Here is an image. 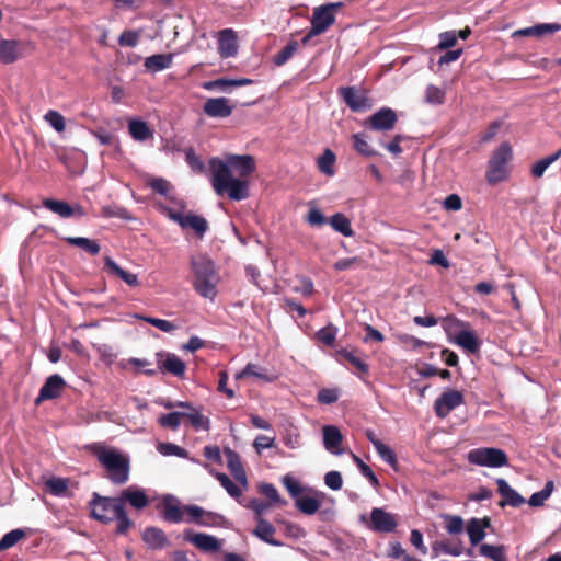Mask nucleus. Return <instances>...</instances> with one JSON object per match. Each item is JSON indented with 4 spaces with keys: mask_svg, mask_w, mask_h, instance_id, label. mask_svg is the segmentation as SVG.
Returning a JSON list of instances; mask_svg holds the SVG:
<instances>
[{
    "mask_svg": "<svg viewBox=\"0 0 561 561\" xmlns=\"http://www.w3.org/2000/svg\"><path fill=\"white\" fill-rule=\"evenodd\" d=\"M194 276L193 288L203 298L214 300L220 276L215 262L205 254L193 255L190 260Z\"/></svg>",
    "mask_w": 561,
    "mask_h": 561,
    "instance_id": "obj_1",
    "label": "nucleus"
},
{
    "mask_svg": "<svg viewBox=\"0 0 561 561\" xmlns=\"http://www.w3.org/2000/svg\"><path fill=\"white\" fill-rule=\"evenodd\" d=\"M98 461L106 469L108 480L116 485L126 483L129 479V457L115 448H108L101 444L92 446Z\"/></svg>",
    "mask_w": 561,
    "mask_h": 561,
    "instance_id": "obj_2",
    "label": "nucleus"
},
{
    "mask_svg": "<svg viewBox=\"0 0 561 561\" xmlns=\"http://www.w3.org/2000/svg\"><path fill=\"white\" fill-rule=\"evenodd\" d=\"M211 185L217 195L226 194L231 201H243L250 195L249 182L228 174L226 164L211 172Z\"/></svg>",
    "mask_w": 561,
    "mask_h": 561,
    "instance_id": "obj_3",
    "label": "nucleus"
},
{
    "mask_svg": "<svg viewBox=\"0 0 561 561\" xmlns=\"http://www.w3.org/2000/svg\"><path fill=\"white\" fill-rule=\"evenodd\" d=\"M220 164H226L229 175L234 172L241 178H247L255 171L254 159L249 154H228L225 160L214 157L209 160L210 171L217 172Z\"/></svg>",
    "mask_w": 561,
    "mask_h": 561,
    "instance_id": "obj_4",
    "label": "nucleus"
},
{
    "mask_svg": "<svg viewBox=\"0 0 561 561\" xmlns=\"http://www.w3.org/2000/svg\"><path fill=\"white\" fill-rule=\"evenodd\" d=\"M512 158V148L507 142L501 144L488 163L486 181L490 184L502 182L507 176V163Z\"/></svg>",
    "mask_w": 561,
    "mask_h": 561,
    "instance_id": "obj_5",
    "label": "nucleus"
},
{
    "mask_svg": "<svg viewBox=\"0 0 561 561\" xmlns=\"http://www.w3.org/2000/svg\"><path fill=\"white\" fill-rule=\"evenodd\" d=\"M123 506L119 496H102L94 492L92 500L89 502L90 516L103 524L113 522V516L117 514V508Z\"/></svg>",
    "mask_w": 561,
    "mask_h": 561,
    "instance_id": "obj_6",
    "label": "nucleus"
},
{
    "mask_svg": "<svg viewBox=\"0 0 561 561\" xmlns=\"http://www.w3.org/2000/svg\"><path fill=\"white\" fill-rule=\"evenodd\" d=\"M467 459L472 465L488 468H501L508 463L505 451L495 447L471 449L468 453Z\"/></svg>",
    "mask_w": 561,
    "mask_h": 561,
    "instance_id": "obj_7",
    "label": "nucleus"
},
{
    "mask_svg": "<svg viewBox=\"0 0 561 561\" xmlns=\"http://www.w3.org/2000/svg\"><path fill=\"white\" fill-rule=\"evenodd\" d=\"M337 94L352 112L362 113L371 107L369 98L354 85L340 87Z\"/></svg>",
    "mask_w": 561,
    "mask_h": 561,
    "instance_id": "obj_8",
    "label": "nucleus"
},
{
    "mask_svg": "<svg viewBox=\"0 0 561 561\" xmlns=\"http://www.w3.org/2000/svg\"><path fill=\"white\" fill-rule=\"evenodd\" d=\"M465 402L463 394L458 390L444 391L434 402V410L439 419H445L454 409Z\"/></svg>",
    "mask_w": 561,
    "mask_h": 561,
    "instance_id": "obj_9",
    "label": "nucleus"
},
{
    "mask_svg": "<svg viewBox=\"0 0 561 561\" xmlns=\"http://www.w3.org/2000/svg\"><path fill=\"white\" fill-rule=\"evenodd\" d=\"M398 122V115L390 107H381L375 112L367 122V127L376 131H389Z\"/></svg>",
    "mask_w": 561,
    "mask_h": 561,
    "instance_id": "obj_10",
    "label": "nucleus"
},
{
    "mask_svg": "<svg viewBox=\"0 0 561 561\" xmlns=\"http://www.w3.org/2000/svg\"><path fill=\"white\" fill-rule=\"evenodd\" d=\"M157 359L161 371L172 374L181 379L184 378L186 365L178 355L169 352H158Z\"/></svg>",
    "mask_w": 561,
    "mask_h": 561,
    "instance_id": "obj_11",
    "label": "nucleus"
},
{
    "mask_svg": "<svg viewBox=\"0 0 561 561\" xmlns=\"http://www.w3.org/2000/svg\"><path fill=\"white\" fill-rule=\"evenodd\" d=\"M161 516L163 520L173 524L184 522V510L180 500L172 494H165L162 497Z\"/></svg>",
    "mask_w": 561,
    "mask_h": 561,
    "instance_id": "obj_12",
    "label": "nucleus"
},
{
    "mask_svg": "<svg viewBox=\"0 0 561 561\" xmlns=\"http://www.w3.org/2000/svg\"><path fill=\"white\" fill-rule=\"evenodd\" d=\"M170 218L175 221L182 229H193L199 238H203L208 230L207 220L204 217L195 214L182 215L181 213H172Z\"/></svg>",
    "mask_w": 561,
    "mask_h": 561,
    "instance_id": "obj_13",
    "label": "nucleus"
},
{
    "mask_svg": "<svg viewBox=\"0 0 561 561\" xmlns=\"http://www.w3.org/2000/svg\"><path fill=\"white\" fill-rule=\"evenodd\" d=\"M232 112L230 100L224 96L210 98L203 105V113L210 118H227Z\"/></svg>",
    "mask_w": 561,
    "mask_h": 561,
    "instance_id": "obj_14",
    "label": "nucleus"
},
{
    "mask_svg": "<svg viewBox=\"0 0 561 561\" xmlns=\"http://www.w3.org/2000/svg\"><path fill=\"white\" fill-rule=\"evenodd\" d=\"M397 527L394 516L382 508L374 507L370 512V528L377 533H392Z\"/></svg>",
    "mask_w": 561,
    "mask_h": 561,
    "instance_id": "obj_15",
    "label": "nucleus"
},
{
    "mask_svg": "<svg viewBox=\"0 0 561 561\" xmlns=\"http://www.w3.org/2000/svg\"><path fill=\"white\" fill-rule=\"evenodd\" d=\"M65 385L66 382L60 375L54 374L49 376L42 386L39 394L35 400V403L38 404L42 401L58 398Z\"/></svg>",
    "mask_w": 561,
    "mask_h": 561,
    "instance_id": "obj_16",
    "label": "nucleus"
},
{
    "mask_svg": "<svg viewBox=\"0 0 561 561\" xmlns=\"http://www.w3.org/2000/svg\"><path fill=\"white\" fill-rule=\"evenodd\" d=\"M184 539L204 552H217L220 550V541L213 535L197 533H184Z\"/></svg>",
    "mask_w": 561,
    "mask_h": 561,
    "instance_id": "obj_17",
    "label": "nucleus"
},
{
    "mask_svg": "<svg viewBox=\"0 0 561 561\" xmlns=\"http://www.w3.org/2000/svg\"><path fill=\"white\" fill-rule=\"evenodd\" d=\"M118 496L123 506H125V503H128L136 510H142L149 504V497L146 492L136 485L124 489Z\"/></svg>",
    "mask_w": 561,
    "mask_h": 561,
    "instance_id": "obj_18",
    "label": "nucleus"
},
{
    "mask_svg": "<svg viewBox=\"0 0 561 561\" xmlns=\"http://www.w3.org/2000/svg\"><path fill=\"white\" fill-rule=\"evenodd\" d=\"M43 206L61 218H70L72 216H84V210L80 205L72 207L64 201L46 198L43 201Z\"/></svg>",
    "mask_w": 561,
    "mask_h": 561,
    "instance_id": "obj_19",
    "label": "nucleus"
},
{
    "mask_svg": "<svg viewBox=\"0 0 561 561\" xmlns=\"http://www.w3.org/2000/svg\"><path fill=\"white\" fill-rule=\"evenodd\" d=\"M496 484L497 491L503 497V500L499 503L501 507H504L506 505H510L512 507H519L520 505L526 503V500L516 490H514L505 479H496Z\"/></svg>",
    "mask_w": 561,
    "mask_h": 561,
    "instance_id": "obj_20",
    "label": "nucleus"
},
{
    "mask_svg": "<svg viewBox=\"0 0 561 561\" xmlns=\"http://www.w3.org/2000/svg\"><path fill=\"white\" fill-rule=\"evenodd\" d=\"M334 22V13L325 9L324 5L316 8L311 19L312 34L324 33Z\"/></svg>",
    "mask_w": 561,
    "mask_h": 561,
    "instance_id": "obj_21",
    "label": "nucleus"
},
{
    "mask_svg": "<svg viewBox=\"0 0 561 561\" xmlns=\"http://www.w3.org/2000/svg\"><path fill=\"white\" fill-rule=\"evenodd\" d=\"M218 50L221 57H233L238 53L237 35L232 28H225L219 32Z\"/></svg>",
    "mask_w": 561,
    "mask_h": 561,
    "instance_id": "obj_22",
    "label": "nucleus"
},
{
    "mask_svg": "<svg viewBox=\"0 0 561 561\" xmlns=\"http://www.w3.org/2000/svg\"><path fill=\"white\" fill-rule=\"evenodd\" d=\"M322 434L324 448L333 455H341L343 450L340 449V446L343 442V436L339 427L335 425H325L322 428Z\"/></svg>",
    "mask_w": 561,
    "mask_h": 561,
    "instance_id": "obj_23",
    "label": "nucleus"
},
{
    "mask_svg": "<svg viewBox=\"0 0 561 561\" xmlns=\"http://www.w3.org/2000/svg\"><path fill=\"white\" fill-rule=\"evenodd\" d=\"M490 526L491 520L489 517H484L482 519L472 517L468 520L467 534L471 546H477L485 538V528H489Z\"/></svg>",
    "mask_w": 561,
    "mask_h": 561,
    "instance_id": "obj_24",
    "label": "nucleus"
},
{
    "mask_svg": "<svg viewBox=\"0 0 561 561\" xmlns=\"http://www.w3.org/2000/svg\"><path fill=\"white\" fill-rule=\"evenodd\" d=\"M142 540L151 550H161L169 545L165 533L156 526L146 527L142 533Z\"/></svg>",
    "mask_w": 561,
    "mask_h": 561,
    "instance_id": "obj_25",
    "label": "nucleus"
},
{
    "mask_svg": "<svg viewBox=\"0 0 561 561\" xmlns=\"http://www.w3.org/2000/svg\"><path fill=\"white\" fill-rule=\"evenodd\" d=\"M104 268L113 276L121 278L131 287L139 286L138 276L122 268L112 257H104Z\"/></svg>",
    "mask_w": 561,
    "mask_h": 561,
    "instance_id": "obj_26",
    "label": "nucleus"
},
{
    "mask_svg": "<svg viewBox=\"0 0 561 561\" xmlns=\"http://www.w3.org/2000/svg\"><path fill=\"white\" fill-rule=\"evenodd\" d=\"M69 482L67 478L51 476L44 482V489L47 493L56 497H70Z\"/></svg>",
    "mask_w": 561,
    "mask_h": 561,
    "instance_id": "obj_27",
    "label": "nucleus"
},
{
    "mask_svg": "<svg viewBox=\"0 0 561 561\" xmlns=\"http://www.w3.org/2000/svg\"><path fill=\"white\" fill-rule=\"evenodd\" d=\"M21 55V44L18 41L0 38V62L13 64Z\"/></svg>",
    "mask_w": 561,
    "mask_h": 561,
    "instance_id": "obj_28",
    "label": "nucleus"
},
{
    "mask_svg": "<svg viewBox=\"0 0 561 561\" xmlns=\"http://www.w3.org/2000/svg\"><path fill=\"white\" fill-rule=\"evenodd\" d=\"M173 54H156L145 58L144 67L152 73L169 69L173 62Z\"/></svg>",
    "mask_w": 561,
    "mask_h": 561,
    "instance_id": "obj_29",
    "label": "nucleus"
},
{
    "mask_svg": "<svg viewBox=\"0 0 561 561\" xmlns=\"http://www.w3.org/2000/svg\"><path fill=\"white\" fill-rule=\"evenodd\" d=\"M323 496L322 492H316L314 496H300L295 501V506L306 515H313L319 511Z\"/></svg>",
    "mask_w": 561,
    "mask_h": 561,
    "instance_id": "obj_30",
    "label": "nucleus"
},
{
    "mask_svg": "<svg viewBox=\"0 0 561 561\" xmlns=\"http://www.w3.org/2000/svg\"><path fill=\"white\" fill-rule=\"evenodd\" d=\"M274 533L275 527L268 520L263 517L257 518V524L253 534L266 543L274 547H280L282 542L273 538Z\"/></svg>",
    "mask_w": 561,
    "mask_h": 561,
    "instance_id": "obj_31",
    "label": "nucleus"
},
{
    "mask_svg": "<svg viewBox=\"0 0 561 561\" xmlns=\"http://www.w3.org/2000/svg\"><path fill=\"white\" fill-rule=\"evenodd\" d=\"M454 342L469 353L476 354L480 351L481 342L472 331L462 330L455 336Z\"/></svg>",
    "mask_w": 561,
    "mask_h": 561,
    "instance_id": "obj_32",
    "label": "nucleus"
},
{
    "mask_svg": "<svg viewBox=\"0 0 561 561\" xmlns=\"http://www.w3.org/2000/svg\"><path fill=\"white\" fill-rule=\"evenodd\" d=\"M128 131L131 138L136 141H145L153 134L149 125L145 121L138 118L129 121Z\"/></svg>",
    "mask_w": 561,
    "mask_h": 561,
    "instance_id": "obj_33",
    "label": "nucleus"
},
{
    "mask_svg": "<svg viewBox=\"0 0 561 561\" xmlns=\"http://www.w3.org/2000/svg\"><path fill=\"white\" fill-rule=\"evenodd\" d=\"M328 222L332 227L333 230L341 233L344 237H353L354 231L351 226V220L342 213L333 214Z\"/></svg>",
    "mask_w": 561,
    "mask_h": 561,
    "instance_id": "obj_34",
    "label": "nucleus"
},
{
    "mask_svg": "<svg viewBox=\"0 0 561 561\" xmlns=\"http://www.w3.org/2000/svg\"><path fill=\"white\" fill-rule=\"evenodd\" d=\"M68 244L82 249L91 255L100 253L101 247L98 241L85 237H66L64 239Z\"/></svg>",
    "mask_w": 561,
    "mask_h": 561,
    "instance_id": "obj_35",
    "label": "nucleus"
},
{
    "mask_svg": "<svg viewBox=\"0 0 561 561\" xmlns=\"http://www.w3.org/2000/svg\"><path fill=\"white\" fill-rule=\"evenodd\" d=\"M336 157L331 149H325L323 153L317 159V167L321 173L328 176L335 174L334 163Z\"/></svg>",
    "mask_w": 561,
    "mask_h": 561,
    "instance_id": "obj_36",
    "label": "nucleus"
},
{
    "mask_svg": "<svg viewBox=\"0 0 561 561\" xmlns=\"http://www.w3.org/2000/svg\"><path fill=\"white\" fill-rule=\"evenodd\" d=\"M244 376L255 377L267 382H271L275 379V376L267 374L266 369L261 368L260 366L252 363H249L244 369L237 375V378Z\"/></svg>",
    "mask_w": 561,
    "mask_h": 561,
    "instance_id": "obj_37",
    "label": "nucleus"
},
{
    "mask_svg": "<svg viewBox=\"0 0 561 561\" xmlns=\"http://www.w3.org/2000/svg\"><path fill=\"white\" fill-rule=\"evenodd\" d=\"M561 157V148L550 154V156H547L540 160H538L531 168V174L535 176V178H541L543 175V173L546 172V170L554 162L557 161L559 158Z\"/></svg>",
    "mask_w": 561,
    "mask_h": 561,
    "instance_id": "obj_38",
    "label": "nucleus"
},
{
    "mask_svg": "<svg viewBox=\"0 0 561 561\" xmlns=\"http://www.w3.org/2000/svg\"><path fill=\"white\" fill-rule=\"evenodd\" d=\"M552 491H553V482L548 481L545 484L543 489L538 492L533 493L527 502L533 507H541V506H543L545 502L550 497Z\"/></svg>",
    "mask_w": 561,
    "mask_h": 561,
    "instance_id": "obj_39",
    "label": "nucleus"
},
{
    "mask_svg": "<svg viewBox=\"0 0 561 561\" xmlns=\"http://www.w3.org/2000/svg\"><path fill=\"white\" fill-rule=\"evenodd\" d=\"M260 493L263 494L265 497H267L271 501V504L277 505V506H285L287 505V501L282 499L279 495L277 489L272 483H262L259 486Z\"/></svg>",
    "mask_w": 561,
    "mask_h": 561,
    "instance_id": "obj_40",
    "label": "nucleus"
},
{
    "mask_svg": "<svg viewBox=\"0 0 561 561\" xmlns=\"http://www.w3.org/2000/svg\"><path fill=\"white\" fill-rule=\"evenodd\" d=\"M113 520H116V534L125 535L129 528L133 526L131 519L128 517V514L125 510V506H119L117 508V514L113 516Z\"/></svg>",
    "mask_w": 561,
    "mask_h": 561,
    "instance_id": "obj_41",
    "label": "nucleus"
},
{
    "mask_svg": "<svg viewBox=\"0 0 561 561\" xmlns=\"http://www.w3.org/2000/svg\"><path fill=\"white\" fill-rule=\"evenodd\" d=\"M298 46L299 44L297 41L289 42L280 51H278L273 57L274 65L278 67L285 65L297 51Z\"/></svg>",
    "mask_w": 561,
    "mask_h": 561,
    "instance_id": "obj_42",
    "label": "nucleus"
},
{
    "mask_svg": "<svg viewBox=\"0 0 561 561\" xmlns=\"http://www.w3.org/2000/svg\"><path fill=\"white\" fill-rule=\"evenodd\" d=\"M480 554L486 557L493 561H505V548L504 546H492L482 543L479 548Z\"/></svg>",
    "mask_w": 561,
    "mask_h": 561,
    "instance_id": "obj_43",
    "label": "nucleus"
},
{
    "mask_svg": "<svg viewBox=\"0 0 561 561\" xmlns=\"http://www.w3.org/2000/svg\"><path fill=\"white\" fill-rule=\"evenodd\" d=\"M227 523L225 516L219 513L204 510L203 516L199 520L202 527H224Z\"/></svg>",
    "mask_w": 561,
    "mask_h": 561,
    "instance_id": "obj_44",
    "label": "nucleus"
},
{
    "mask_svg": "<svg viewBox=\"0 0 561 561\" xmlns=\"http://www.w3.org/2000/svg\"><path fill=\"white\" fill-rule=\"evenodd\" d=\"M353 146L355 150L365 156L373 157L376 154V151L367 141V136L365 134L358 133L353 135Z\"/></svg>",
    "mask_w": 561,
    "mask_h": 561,
    "instance_id": "obj_45",
    "label": "nucleus"
},
{
    "mask_svg": "<svg viewBox=\"0 0 561 561\" xmlns=\"http://www.w3.org/2000/svg\"><path fill=\"white\" fill-rule=\"evenodd\" d=\"M185 417L188 419L195 430L209 431L210 428L209 419L201 414L195 408L190 412H185Z\"/></svg>",
    "mask_w": 561,
    "mask_h": 561,
    "instance_id": "obj_46",
    "label": "nucleus"
},
{
    "mask_svg": "<svg viewBox=\"0 0 561 561\" xmlns=\"http://www.w3.org/2000/svg\"><path fill=\"white\" fill-rule=\"evenodd\" d=\"M185 417V412H170L168 414H162L159 417V424L162 427L171 428L172 431H176L181 425V419Z\"/></svg>",
    "mask_w": 561,
    "mask_h": 561,
    "instance_id": "obj_47",
    "label": "nucleus"
},
{
    "mask_svg": "<svg viewBox=\"0 0 561 561\" xmlns=\"http://www.w3.org/2000/svg\"><path fill=\"white\" fill-rule=\"evenodd\" d=\"M216 478L231 497L238 500L241 496V489L226 473L217 472Z\"/></svg>",
    "mask_w": 561,
    "mask_h": 561,
    "instance_id": "obj_48",
    "label": "nucleus"
},
{
    "mask_svg": "<svg viewBox=\"0 0 561 561\" xmlns=\"http://www.w3.org/2000/svg\"><path fill=\"white\" fill-rule=\"evenodd\" d=\"M442 518L446 522L445 529L450 535H458L463 531V519L458 515L443 514Z\"/></svg>",
    "mask_w": 561,
    "mask_h": 561,
    "instance_id": "obj_49",
    "label": "nucleus"
},
{
    "mask_svg": "<svg viewBox=\"0 0 561 561\" xmlns=\"http://www.w3.org/2000/svg\"><path fill=\"white\" fill-rule=\"evenodd\" d=\"M283 443L290 449H297L301 446V437L297 427L286 428L282 437Z\"/></svg>",
    "mask_w": 561,
    "mask_h": 561,
    "instance_id": "obj_50",
    "label": "nucleus"
},
{
    "mask_svg": "<svg viewBox=\"0 0 561 561\" xmlns=\"http://www.w3.org/2000/svg\"><path fill=\"white\" fill-rule=\"evenodd\" d=\"M25 536V531L21 528L13 529L7 533L0 539V551L13 547L20 539Z\"/></svg>",
    "mask_w": 561,
    "mask_h": 561,
    "instance_id": "obj_51",
    "label": "nucleus"
},
{
    "mask_svg": "<svg viewBox=\"0 0 561 561\" xmlns=\"http://www.w3.org/2000/svg\"><path fill=\"white\" fill-rule=\"evenodd\" d=\"M157 449L163 456L187 457V450L173 443H160Z\"/></svg>",
    "mask_w": 561,
    "mask_h": 561,
    "instance_id": "obj_52",
    "label": "nucleus"
},
{
    "mask_svg": "<svg viewBox=\"0 0 561 561\" xmlns=\"http://www.w3.org/2000/svg\"><path fill=\"white\" fill-rule=\"evenodd\" d=\"M352 458H353V461L356 463L359 472L368 479V481L370 482V484L373 486H378L379 485V481H378V478L377 476L374 473V471L371 470V468L365 463L358 456H356L355 454H352Z\"/></svg>",
    "mask_w": 561,
    "mask_h": 561,
    "instance_id": "obj_53",
    "label": "nucleus"
},
{
    "mask_svg": "<svg viewBox=\"0 0 561 561\" xmlns=\"http://www.w3.org/2000/svg\"><path fill=\"white\" fill-rule=\"evenodd\" d=\"M185 160L191 170L195 173H202L205 169L203 160L196 156L194 148L188 147L184 150Z\"/></svg>",
    "mask_w": 561,
    "mask_h": 561,
    "instance_id": "obj_54",
    "label": "nucleus"
},
{
    "mask_svg": "<svg viewBox=\"0 0 561 561\" xmlns=\"http://www.w3.org/2000/svg\"><path fill=\"white\" fill-rule=\"evenodd\" d=\"M425 101L433 105H440L445 101V92L433 84H430L425 91Z\"/></svg>",
    "mask_w": 561,
    "mask_h": 561,
    "instance_id": "obj_55",
    "label": "nucleus"
},
{
    "mask_svg": "<svg viewBox=\"0 0 561 561\" xmlns=\"http://www.w3.org/2000/svg\"><path fill=\"white\" fill-rule=\"evenodd\" d=\"M375 449L378 454V456L389 466L394 468L397 466V457L393 453V450L383 444L382 442L379 444H375Z\"/></svg>",
    "mask_w": 561,
    "mask_h": 561,
    "instance_id": "obj_56",
    "label": "nucleus"
},
{
    "mask_svg": "<svg viewBox=\"0 0 561 561\" xmlns=\"http://www.w3.org/2000/svg\"><path fill=\"white\" fill-rule=\"evenodd\" d=\"M282 482L295 501L300 497V494L302 493L304 489L300 485L299 481H297L289 474H286L282 478Z\"/></svg>",
    "mask_w": 561,
    "mask_h": 561,
    "instance_id": "obj_57",
    "label": "nucleus"
},
{
    "mask_svg": "<svg viewBox=\"0 0 561 561\" xmlns=\"http://www.w3.org/2000/svg\"><path fill=\"white\" fill-rule=\"evenodd\" d=\"M184 514H186V518L184 522L194 523L199 526L201 517L203 516L204 508L202 506L195 504L183 505Z\"/></svg>",
    "mask_w": 561,
    "mask_h": 561,
    "instance_id": "obj_58",
    "label": "nucleus"
},
{
    "mask_svg": "<svg viewBox=\"0 0 561 561\" xmlns=\"http://www.w3.org/2000/svg\"><path fill=\"white\" fill-rule=\"evenodd\" d=\"M45 119L56 131L60 133V131H64L66 128L65 118L57 111L49 110L45 114Z\"/></svg>",
    "mask_w": 561,
    "mask_h": 561,
    "instance_id": "obj_59",
    "label": "nucleus"
},
{
    "mask_svg": "<svg viewBox=\"0 0 561 561\" xmlns=\"http://www.w3.org/2000/svg\"><path fill=\"white\" fill-rule=\"evenodd\" d=\"M140 37L139 31L126 30L118 37V44L123 47H136Z\"/></svg>",
    "mask_w": 561,
    "mask_h": 561,
    "instance_id": "obj_60",
    "label": "nucleus"
},
{
    "mask_svg": "<svg viewBox=\"0 0 561 561\" xmlns=\"http://www.w3.org/2000/svg\"><path fill=\"white\" fill-rule=\"evenodd\" d=\"M336 328L332 324L320 329L317 332L318 339L325 345L331 346L336 339Z\"/></svg>",
    "mask_w": 561,
    "mask_h": 561,
    "instance_id": "obj_61",
    "label": "nucleus"
},
{
    "mask_svg": "<svg viewBox=\"0 0 561 561\" xmlns=\"http://www.w3.org/2000/svg\"><path fill=\"white\" fill-rule=\"evenodd\" d=\"M324 483L329 489L333 491L341 490L343 486V479L341 472L335 470L327 472L324 476Z\"/></svg>",
    "mask_w": 561,
    "mask_h": 561,
    "instance_id": "obj_62",
    "label": "nucleus"
},
{
    "mask_svg": "<svg viewBox=\"0 0 561 561\" xmlns=\"http://www.w3.org/2000/svg\"><path fill=\"white\" fill-rule=\"evenodd\" d=\"M340 355L345 358L347 362H350L353 366H355L358 370L366 374L369 370L368 364H366L364 360H362L359 357H357L353 352H350L347 350H342L340 352Z\"/></svg>",
    "mask_w": 561,
    "mask_h": 561,
    "instance_id": "obj_63",
    "label": "nucleus"
},
{
    "mask_svg": "<svg viewBox=\"0 0 561 561\" xmlns=\"http://www.w3.org/2000/svg\"><path fill=\"white\" fill-rule=\"evenodd\" d=\"M146 322L150 323L151 325L156 327L157 329L161 330L162 332L170 333L174 330H176V325L168 320L153 318V317H142Z\"/></svg>",
    "mask_w": 561,
    "mask_h": 561,
    "instance_id": "obj_64",
    "label": "nucleus"
}]
</instances>
